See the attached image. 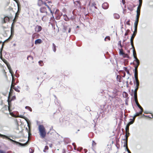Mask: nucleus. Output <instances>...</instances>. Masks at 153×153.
<instances>
[{
	"label": "nucleus",
	"mask_w": 153,
	"mask_h": 153,
	"mask_svg": "<svg viewBox=\"0 0 153 153\" xmlns=\"http://www.w3.org/2000/svg\"><path fill=\"white\" fill-rule=\"evenodd\" d=\"M96 145V143L94 140L92 141V146H95Z\"/></svg>",
	"instance_id": "nucleus-36"
},
{
	"label": "nucleus",
	"mask_w": 153,
	"mask_h": 153,
	"mask_svg": "<svg viewBox=\"0 0 153 153\" xmlns=\"http://www.w3.org/2000/svg\"><path fill=\"white\" fill-rule=\"evenodd\" d=\"M25 108L26 109H28L29 111H32V108L30 107L29 106H26L25 107Z\"/></svg>",
	"instance_id": "nucleus-26"
},
{
	"label": "nucleus",
	"mask_w": 153,
	"mask_h": 153,
	"mask_svg": "<svg viewBox=\"0 0 153 153\" xmlns=\"http://www.w3.org/2000/svg\"><path fill=\"white\" fill-rule=\"evenodd\" d=\"M29 151L30 153H33L34 152V150H33L32 149H30Z\"/></svg>",
	"instance_id": "nucleus-43"
},
{
	"label": "nucleus",
	"mask_w": 153,
	"mask_h": 153,
	"mask_svg": "<svg viewBox=\"0 0 153 153\" xmlns=\"http://www.w3.org/2000/svg\"><path fill=\"white\" fill-rule=\"evenodd\" d=\"M13 73H11V75L12 77V83H14V79L13 77Z\"/></svg>",
	"instance_id": "nucleus-27"
},
{
	"label": "nucleus",
	"mask_w": 153,
	"mask_h": 153,
	"mask_svg": "<svg viewBox=\"0 0 153 153\" xmlns=\"http://www.w3.org/2000/svg\"><path fill=\"white\" fill-rule=\"evenodd\" d=\"M15 83H12L11 85V88H10V91H11L12 89H13V86H14V85H15Z\"/></svg>",
	"instance_id": "nucleus-34"
},
{
	"label": "nucleus",
	"mask_w": 153,
	"mask_h": 153,
	"mask_svg": "<svg viewBox=\"0 0 153 153\" xmlns=\"http://www.w3.org/2000/svg\"><path fill=\"white\" fill-rule=\"evenodd\" d=\"M42 41L41 39H38L36 40L35 42V44H40L42 42Z\"/></svg>",
	"instance_id": "nucleus-15"
},
{
	"label": "nucleus",
	"mask_w": 153,
	"mask_h": 153,
	"mask_svg": "<svg viewBox=\"0 0 153 153\" xmlns=\"http://www.w3.org/2000/svg\"><path fill=\"white\" fill-rule=\"evenodd\" d=\"M122 2L123 4H124L125 3V0H122Z\"/></svg>",
	"instance_id": "nucleus-51"
},
{
	"label": "nucleus",
	"mask_w": 153,
	"mask_h": 153,
	"mask_svg": "<svg viewBox=\"0 0 153 153\" xmlns=\"http://www.w3.org/2000/svg\"><path fill=\"white\" fill-rule=\"evenodd\" d=\"M126 149L128 153H131L130 150L128 149L127 146H126Z\"/></svg>",
	"instance_id": "nucleus-39"
},
{
	"label": "nucleus",
	"mask_w": 153,
	"mask_h": 153,
	"mask_svg": "<svg viewBox=\"0 0 153 153\" xmlns=\"http://www.w3.org/2000/svg\"><path fill=\"white\" fill-rule=\"evenodd\" d=\"M71 31V28H69V29H68V32L69 33H70V32Z\"/></svg>",
	"instance_id": "nucleus-53"
},
{
	"label": "nucleus",
	"mask_w": 153,
	"mask_h": 153,
	"mask_svg": "<svg viewBox=\"0 0 153 153\" xmlns=\"http://www.w3.org/2000/svg\"><path fill=\"white\" fill-rule=\"evenodd\" d=\"M137 90H136V88L135 89L134 91H133V90H132V91L133 92L132 94H131V95L132 96H134V100L135 103L137 106V107L140 109V111L139 112H141V114H142V113L143 111V109L142 107L139 105V103L137 101Z\"/></svg>",
	"instance_id": "nucleus-2"
},
{
	"label": "nucleus",
	"mask_w": 153,
	"mask_h": 153,
	"mask_svg": "<svg viewBox=\"0 0 153 153\" xmlns=\"http://www.w3.org/2000/svg\"><path fill=\"white\" fill-rule=\"evenodd\" d=\"M130 121L127 124V126H129L130 125L132 124L134 121L133 119H130Z\"/></svg>",
	"instance_id": "nucleus-18"
},
{
	"label": "nucleus",
	"mask_w": 153,
	"mask_h": 153,
	"mask_svg": "<svg viewBox=\"0 0 153 153\" xmlns=\"http://www.w3.org/2000/svg\"><path fill=\"white\" fill-rule=\"evenodd\" d=\"M49 146L51 148L52 147V144H50L49 145Z\"/></svg>",
	"instance_id": "nucleus-57"
},
{
	"label": "nucleus",
	"mask_w": 153,
	"mask_h": 153,
	"mask_svg": "<svg viewBox=\"0 0 153 153\" xmlns=\"http://www.w3.org/2000/svg\"><path fill=\"white\" fill-rule=\"evenodd\" d=\"M48 146H45L44 149L43 150V152H45V150H48Z\"/></svg>",
	"instance_id": "nucleus-35"
},
{
	"label": "nucleus",
	"mask_w": 153,
	"mask_h": 153,
	"mask_svg": "<svg viewBox=\"0 0 153 153\" xmlns=\"http://www.w3.org/2000/svg\"><path fill=\"white\" fill-rule=\"evenodd\" d=\"M127 142H128V140H126V141L124 142V147H126V146H127Z\"/></svg>",
	"instance_id": "nucleus-28"
},
{
	"label": "nucleus",
	"mask_w": 153,
	"mask_h": 153,
	"mask_svg": "<svg viewBox=\"0 0 153 153\" xmlns=\"http://www.w3.org/2000/svg\"><path fill=\"white\" fill-rule=\"evenodd\" d=\"M42 29V27L39 25H37L35 28V31L39 32Z\"/></svg>",
	"instance_id": "nucleus-11"
},
{
	"label": "nucleus",
	"mask_w": 153,
	"mask_h": 153,
	"mask_svg": "<svg viewBox=\"0 0 153 153\" xmlns=\"http://www.w3.org/2000/svg\"><path fill=\"white\" fill-rule=\"evenodd\" d=\"M63 19L66 21H68L69 19L66 15H63Z\"/></svg>",
	"instance_id": "nucleus-19"
},
{
	"label": "nucleus",
	"mask_w": 153,
	"mask_h": 153,
	"mask_svg": "<svg viewBox=\"0 0 153 153\" xmlns=\"http://www.w3.org/2000/svg\"><path fill=\"white\" fill-rule=\"evenodd\" d=\"M129 126H127V124L126 126V128H125L126 131V132L128 133V134H130L129 132Z\"/></svg>",
	"instance_id": "nucleus-25"
},
{
	"label": "nucleus",
	"mask_w": 153,
	"mask_h": 153,
	"mask_svg": "<svg viewBox=\"0 0 153 153\" xmlns=\"http://www.w3.org/2000/svg\"><path fill=\"white\" fill-rule=\"evenodd\" d=\"M37 4L39 6H40L44 4V2L42 0H38Z\"/></svg>",
	"instance_id": "nucleus-16"
},
{
	"label": "nucleus",
	"mask_w": 153,
	"mask_h": 153,
	"mask_svg": "<svg viewBox=\"0 0 153 153\" xmlns=\"http://www.w3.org/2000/svg\"><path fill=\"white\" fill-rule=\"evenodd\" d=\"M7 67H8V69L9 70V72H10V73L11 74V73H13L12 70H11V67L10 66V65H7Z\"/></svg>",
	"instance_id": "nucleus-22"
},
{
	"label": "nucleus",
	"mask_w": 153,
	"mask_h": 153,
	"mask_svg": "<svg viewBox=\"0 0 153 153\" xmlns=\"http://www.w3.org/2000/svg\"><path fill=\"white\" fill-rule=\"evenodd\" d=\"M130 20H128L126 22V24L128 25H130V24L129 23Z\"/></svg>",
	"instance_id": "nucleus-47"
},
{
	"label": "nucleus",
	"mask_w": 153,
	"mask_h": 153,
	"mask_svg": "<svg viewBox=\"0 0 153 153\" xmlns=\"http://www.w3.org/2000/svg\"><path fill=\"white\" fill-rule=\"evenodd\" d=\"M94 7V8L95 9H97V7H96L95 6Z\"/></svg>",
	"instance_id": "nucleus-63"
},
{
	"label": "nucleus",
	"mask_w": 153,
	"mask_h": 153,
	"mask_svg": "<svg viewBox=\"0 0 153 153\" xmlns=\"http://www.w3.org/2000/svg\"><path fill=\"white\" fill-rule=\"evenodd\" d=\"M39 63L41 66H42L43 65V61H39Z\"/></svg>",
	"instance_id": "nucleus-30"
},
{
	"label": "nucleus",
	"mask_w": 153,
	"mask_h": 153,
	"mask_svg": "<svg viewBox=\"0 0 153 153\" xmlns=\"http://www.w3.org/2000/svg\"><path fill=\"white\" fill-rule=\"evenodd\" d=\"M38 129L41 137L42 138H44L46 134L45 129L43 125H40L39 126Z\"/></svg>",
	"instance_id": "nucleus-3"
},
{
	"label": "nucleus",
	"mask_w": 153,
	"mask_h": 153,
	"mask_svg": "<svg viewBox=\"0 0 153 153\" xmlns=\"http://www.w3.org/2000/svg\"><path fill=\"white\" fill-rule=\"evenodd\" d=\"M56 51V48H53V51L54 52H55Z\"/></svg>",
	"instance_id": "nucleus-52"
},
{
	"label": "nucleus",
	"mask_w": 153,
	"mask_h": 153,
	"mask_svg": "<svg viewBox=\"0 0 153 153\" xmlns=\"http://www.w3.org/2000/svg\"><path fill=\"white\" fill-rule=\"evenodd\" d=\"M144 118H147V117H148L149 118H152L153 117V116L152 115V114H151V117H149V116H147V115H144Z\"/></svg>",
	"instance_id": "nucleus-29"
},
{
	"label": "nucleus",
	"mask_w": 153,
	"mask_h": 153,
	"mask_svg": "<svg viewBox=\"0 0 153 153\" xmlns=\"http://www.w3.org/2000/svg\"><path fill=\"white\" fill-rule=\"evenodd\" d=\"M82 148H80V149H77V151H81V150H82Z\"/></svg>",
	"instance_id": "nucleus-55"
},
{
	"label": "nucleus",
	"mask_w": 153,
	"mask_h": 153,
	"mask_svg": "<svg viewBox=\"0 0 153 153\" xmlns=\"http://www.w3.org/2000/svg\"><path fill=\"white\" fill-rule=\"evenodd\" d=\"M107 39H108V40H110V37L109 36H107L105 38V41H107Z\"/></svg>",
	"instance_id": "nucleus-33"
},
{
	"label": "nucleus",
	"mask_w": 153,
	"mask_h": 153,
	"mask_svg": "<svg viewBox=\"0 0 153 153\" xmlns=\"http://www.w3.org/2000/svg\"><path fill=\"white\" fill-rule=\"evenodd\" d=\"M120 48H122L123 47V46L122 45H120Z\"/></svg>",
	"instance_id": "nucleus-60"
},
{
	"label": "nucleus",
	"mask_w": 153,
	"mask_h": 153,
	"mask_svg": "<svg viewBox=\"0 0 153 153\" xmlns=\"http://www.w3.org/2000/svg\"><path fill=\"white\" fill-rule=\"evenodd\" d=\"M48 3L49 4H51V1H48Z\"/></svg>",
	"instance_id": "nucleus-56"
},
{
	"label": "nucleus",
	"mask_w": 153,
	"mask_h": 153,
	"mask_svg": "<svg viewBox=\"0 0 153 153\" xmlns=\"http://www.w3.org/2000/svg\"><path fill=\"white\" fill-rule=\"evenodd\" d=\"M96 4L94 3H93L91 6V7H94L95 6Z\"/></svg>",
	"instance_id": "nucleus-49"
},
{
	"label": "nucleus",
	"mask_w": 153,
	"mask_h": 153,
	"mask_svg": "<svg viewBox=\"0 0 153 153\" xmlns=\"http://www.w3.org/2000/svg\"><path fill=\"white\" fill-rule=\"evenodd\" d=\"M2 136H4V137H5L6 138L9 140L10 141L14 142L16 143L17 145H19V146H26L28 145L29 144V141L28 140L25 143H22L18 142H17L14 140H13L9 138L6 135H3Z\"/></svg>",
	"instance_id": "nucleus-4"
},
{
	"label": "nucleus",
	"mask_w": 153,
	"mask_h": 153,
	"mask_svg": "<svg viewBox=\"0 0 153 153\" xmlns=\"http://www.w3.org/2000/svg\"><path fill=\"white\" fill-rule=\"evenodd\" d=\"M8 106H7L8 110L9 111V112L10 113V114L12 116L14 117L15 115L13 114V112H11V111H12V110L11 109V104L9 100H8Z\"/></svg>",
	"instance_id": "nucleus-6"
},
{
	"label": "nucleus",
	"mask_w": 153,
	"mask_h": 153,
	"mask_svg": "<svg viewBox=\"0 0 153 153\" xmlns=\"http://www.w3.org/2000/svg\"><path fill=\"white\" fill-rule=\"evenodd\" d=\"M129 134H128V133H127V132H126V134L125 135L126 137L125 140H128V136H129Z\"/></svg>",
	"instance_id": "nucleus-31"
},
{
	"label": "nucleus",
	"mask_w": 153,
	"mask_h": 153,
	"mask_svg": "<svg viewBox=\"0 0 153 153\" xmlns=\"http://www.w3.org/2000/svg\"><path fill=\"white\" fill-rule=\"evenodd\" d=\"M13 27V22L12 24L11 27Z\"/></svg>",
	"instance_id": "nucleus-59"
},
{
	"label": "nucleus",
	"mask_w": 153,
	"mask_h": 153,
	"mask_svg": "<svg viewBox=\"0 0 153 153\" xmlns=\"http://www.w3.org/2000/svg\"><path fill=\"white\" fill-rule=\"evenodd\" d=\"M137 29H136L135 30V29H134V30L133 32V34L132 35L131 37V39H130V42L131 43V45L132 47V48H133V50H134H134H135V49L134 48V45H133V39H134L137 33Z\"/></svg>",
	"instance_id": "nucleus-5"
},
{
	"label": "nucleus",
	"mask_w": 153,
	"mask_h": 153,
	"mask_svg": "<svg viewBox=\"0 0 153 153\" xmlns=\"http://www.w3.org/2000/svg\"><path fill=\"white\" fill-rule=\"evenodd\" d=\"M137 15H136V18H137L138 19H139L140 15V11H139L137 10Z\"/></svg>",
	"instance_id": "nucleus-23"
},
{
	"label": "nucleus",
	"mask_w": 153,
	"mask_h": 153,
	"mask_svg": "<svg viewBox=\"0 0 153 153\" xmlns=\"http://www.w3.org/2000/svg\"><path fill=\"white\" fill-rule=\"evenodd\" d=\"M19 13H18V12H16V14H15V17H17L18 16V15H19Z\"/></svg>",
	"instance_id": "nucleus-44"
},
{
	"label": "nucleus",
	"mask_w": 153,
	"mask_h": 153,
	"mask_svg": "<svg viewBox=\"0 0 153 153\" xmlns=\"http://www.w3.org/2000/svg\"><path fill=\"white\" fill-rule=\"evenodd\" d=\"M17 117L24 119L27 122L28 128H30L29 125L30 123V122L27 117L22 115H19Z\"/></svg>",
	"instance_id": "nucleus-7"
},
{
	"label": "nucleus",
	"mask_w": 153,
	"mask_h": 153,
	"mask_svg": "<svg viewBox=\"0 0 153 153\" xmlns=\"http://www.w3.org/2000/svg\"><path fill=\"white\" fill-rule=\"evenodd\" d=\"M40 11L42 13H45L46 14L47 13L46 8L44 7H42L40 9Z\"/></svg>",
	"instance_id": "nucleus-9"
},
{
	"label": "nucleus",
	"mask_w": 153,
	"mask_h": 153,
	"mask_svg": "<svg viewBox=\"0 0 153 153\" xmlns=\"http://www.w3.org/2000/svg\"><path fill=\"white\" fill-rule=\"evenodd\" d=\"M15 76L17 77H18L19 76V75H15Z\"/></svg>",
	"instance_id": "nucleus-61"
},
{
	"label": "nucleus",
	"mask_w": 153,
	"mask_h": 153,
	"mask_svg": "<svg viewBox=\"0 0 153 153\" xmlns=\"http://www.w3.org/2000/svg\"><path fill=\"white\" fill-rule=\"evenodd\" d=\"M30 56V57H29V58H30L31 59H33V57L32 56Z\"/></svg>",
	"instance_id": "nucleus-58"
},
{
	"label": "nucleus",
	"mask_w": 153,
	"mask_h": 153,
	"mask_svg": "<svg viewBox=\"0 0 153 153\" xmlns=\"http://www.w3.org/2000/svg\"><path fill=\"white\" fill-rule=\"evenodd\" d=\"M119 54L120 55H123L124 53L123 52V49H120V48H119Z\"/></svg>",
	"instance_id": "nucleus-21"
},
{
	"label": "nucleus",
	"mask_w": 153,
	"mask_h": 153,
	"mask_svg": "<svg viewBox=\"0 0 153 153\" xmlns=\"http://www.w3.org/2000/svg\"><path fill=\"white\" fill-rule=\"evenodd\" d=\"M18 11H17V12L19 13L20 11V8H19V7L18 5Z\"/></svg>",
	"instance_id": "nucleus-40"
},
{
	"label": "nucleus",
	"mask_w": 153,
	"mask_h": 153,
	"mask_svg": "<svg viewBox=\"0 0 153 153\" xmlns=\"http://www.w3.org/2000/svg\"><path fill=\"white\" fill-rule=\"evenodd\" d=\"M123 56L124 58L127 57V58H129V56H128L127 54H125L124 53V54Z\"/></svg>",
	"instance_id": "nucleus-32"
},
{
	"label": "nucleus",
	"mask_w": 153,
	"mask_h": 153,
	"mask_svg": "<svg viewBox=\"0 0 153 153\" xmlns=\"http://www.w3.org/2000/svg\"><path fill=\"white\" fill-rule=\"evenodd\" d=\"M126 41V40H124L123 41V43H124Z\"/></svg>",
	"instance_id": "nucleus-64"
},
{
	"label": "nucleus",
	"mask_w": 153,
	"mask_h": 153,
	"mask_svg": "<svg viewBox=\"0 0 153 153\" xmlns=\"http://www.w3.org/2000/svg\"><path fill=\"white\" fill-rule=\"evenodd\" d=\"M44 4H45L46 6L48 8V9L50 11L51 13H52V10H51V8H50V7H49V6L47 4V3L46 2H44Z\"/></svg>",
	"instance_id": "nucleus-24"
},
{
	"label": "nucleus",
	"mask_w": 153,
	"mask_h": 153,
	"mask_svg": "<svg viewBox=\"0 0 153 153\" xmlns=\"http://www.w3.org/2000/svg\"><path fill=\"white\" fill-rule=\"evenodd\" d=\"M138 21H139V19L136 18L135 22L134 23V27L135 28V30L136 29H137V25H138Z\"/></svg>",
	"instance_id": "nucleus-13"
},
{
	"label": "nucleus",
	"mask_w": 153,
	"mask_h": 153,
	"mask_svg": "<svg viewBox=\"0 0 153 153\" xmlns=\"http://www.w3.org/2000/svg\"><path fill=\"white\" fill-rule=\"evenodd\" d=\"M129 31V30L128 29L127 30L126 32L125 33V35L127 36L128 34V33Z\"/></svg>",
	"instance_id": "nucleus-41"
},
{
	"label": "nucleus",
	"mask_w": 153,
	"mask_h": 153,
	"mask_svg": "<svg viewBox=\"0 0 153 153\" xmlns=\"http://www.w3.org/2000/svg\"><path fill=\"white\" fill-rule=\"evenodd\" d=\"M139 4L137 7V10L139 11H140V9L142 3V0H139Z\"/></svg>",
	"instance_id": "nucleus-14"
},
{
	"label": "nucleus",
	"mask_w": 153,
	"mask_h": 153,
	"mask_svg": "<svg viewBox=\"0 0 153 153\" xmlns=\"http://www.w3.org/2000/svg\"><path fill=\"white\" fill-rule=\"evenodd\" d=\"M13 88L16 92H20V90L19 89H20V88L19 86H17V87L13 86Z\"/></svg>",
	"instance_id": "nucleus-17"
},
{
	"label": "nucleus",
	"mask_w": 153,
	"mask_h": 153,
	"mask_svg": "<svg viewBox=\"0 0 153 153\" xmlns=\"http://www.w3.org/2000/svg\"><path fill=\"white\" fill-rule=\"evenodd\" d=\"M0 153H6L5 152L2 150H0Z\"/></svg>",
	"instance_id": "nucleus-46"
},
{
	"label": "nucleus",
	"mask_w": 153,
	"mask_h": 153,
	"mask_svg": "<svg viewBox=\"0 0 153 153\" xmlns=\"http://www.w3.org/2000/svg\"><path fill=\"white\" fill-rule=\"evenodd\" d=\"M124 69L126 71L127 69L126 67H124Z\"/></svg>",
	"instance_id": "nucleus-54"
},
{
	"label": "nucleus",
	"mask_w": 153,
	"mask_h": 153,
	"mask_svg": "<svg viewBox=\"0 0 153 153\" xmlns=\"http://www.w3.org/2000/svg\"><path fill=\"white\" fill-rule=\"evenodd\" d=\"M133 55L134 59L133 63L135 65L134 71L135 80L134 81V84L135 86V88H136V90H137L139 85V82L137 79V68L139 65L140 62L137 58L136 54L134 49L133 50Z\"/></svg>",
	"instance_id": "nucleus-1"
},
{
	"label": "nucleus",
	"mask_w": 153,
	"mask_h": 153,
	"mask_svg": "<svg viewBox=\"0 0 153 153\" xmlns=\"http://www.w3.org/2000/svg\"><path fill=\"white\" fill-rule=\"evenodd\" d=\"M29 57H30L29 56H28L27 57V60H28V58H29Z\"/></svg>",
	"instance_id": "nucleus-62"
},
{
	"label": "nucleus",
	"mask_w": 153,
	"mask_h": 153,
	"mask_svg": "<svg viewBox=\"0 0 153 153\" xmlns=\"http://www.w3.org/2000/svg\"><path fill=\"white\" fill-rule=\"evenodd\" d=\"M3 135H3V134H0V137H2V138H6V137H4V136H2Z\"/></svg>",
	"instance_id": "nucleus-45"
},
{
	"label": "nucleus",
	"mask_w": 153,
	"mask_h": 153,
	"mask_svg": "<svg viewBox=\"0 0 153 153\" xmlns=\"http://www.w3.org/2000/svg\"><path fill=\"white\" fill-rule=\"evenodd\" d=\"M9 20V18L8 17L5 16L3 19H2V23L3 24L7 22Z\"/></svg>",
	"instance_id": "nucleus-12"
},
{
	"label": "nucleus",
	"mask_w": 153,
	"mask_h": 153,
	"mask_svg": "<svg viewBox=\"0 0 153 153\" xmlns=\"http://www.w3.org/2000/svg\"><path fill=\"white\" fill-rule=\"evenodd\" d=\"M143 116V114H141V112H138L136 113L135 114L133 117V118L132 119H133L134 120L135 117L137 116H139L140 118H142Z\"/></svg>",
	"instance_id": "nucleus-8"
},
{
	"label": "nucleus",
	"mask_w": 153,
	"mask_h": 153,
	"mask_svg": "<svg viewBox=\"0 0 153 153\" xmlns=\"http://www.w3.org/2000/svg\"><path fill=\"white\" fill-rule=\"evenodd\" d=\"M114 17L115 18L118 19L120 18V15L117 13H115L114 15Z\"/></svg>",
	"instance_id": "nucleus-20"
},
{
	"label": "nucleus",
	"mask_w": 153,
	"mask_h": 153,
	"mask_svg": "<svg viewBox=\"0 0 153 153\" xmlns=\"http://www.w3.org/2000/svg\"><path fill=\"white\" fill-rule=\"evenodd\" d=\"M11 34H13V33H14L13 28L12 27H11Z\"/></svg>",
	"instance_id": "nucleus-38"
},
{
	"label": "nucleus",
	"mask_w": 153,
	"mask_h": 153,
	"mask_svg": "<svg viewBox=\"0 0 153 153\" xmlns=\"http://www.w3.org/2000/svg\"><path fill=\"white\" fill-rule=\"evenodd\" d=\"M53 48H56V45L53 43Z\"/></svg>",
	"instance_id": "nucleus-50"
},
{
	"label": "nucleus",
	"mask_w": 153,
	"mask_h": 153,
	"mask_svg": "<svg viewBox=\"0 0 153 153\" xmlns=\"http://www.w3.org/2000/svg\"><path fill=\"white\" fill-rule=\"evenodd\" d=\"M29 89H30V88H29V86L27 85H26L25 90L27 91H29Z\"/></svg>",
	"instance_id": "nucleus-37"
},
{
	"label": "nucleus",
	"mask_w": 153,
	"mask_h": 153,
	"mask_svg": "<svg viewBox=\"0 0 153 153\" xmlns=\"http://www.w3.org/2000/svg\"><path fill=\"white\" fill-rule=\"evenodd\" d=\"M118 45H121V41H119L118 44Z\"/></svg>",
	"instance_id": "nucleus-48"
},
{
	"label": "nucleus",
	"mask_w": 153,
	"mask_h": 153,
	"mask_svg": "<svg viewBox=\"0 0 153 153\" xmlns=\"http://www.w3.org/2000/svg\"><path fill=\"white\" fill-rule=\"evenodd\" d=\"M109 7V4L107 2L104 3L102 5V7L104 9H107Z\"/></svg>",
	"instance_id": "nucleus-10"
},
{
	"label": "nucleus",
	"mask_w": 153,
	"mask_h": 153,
	"mask_svg": "<svg viewBox=\"0 0 153 153\" xmlns=\"http://www.w3.org/2000/svg\"><path fill=\"white\" fill-rule=\"evenodd\" d=\"M26 129L27 130V132L28 133V135H29V136L30 135H31V133H30L28 131V129L27 128H26Z\"/></svg>",
	"instance_id": "nucleus-42"
}]
</instances>
